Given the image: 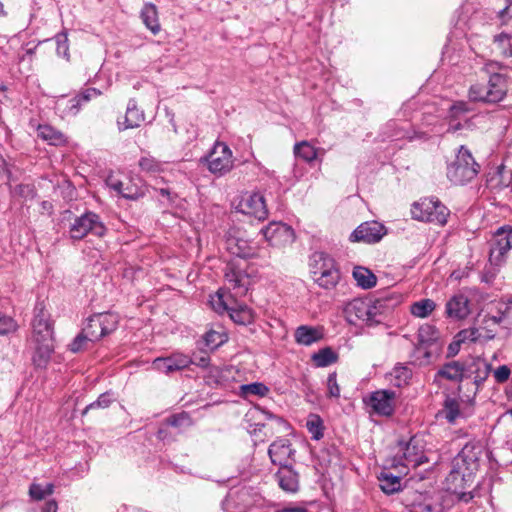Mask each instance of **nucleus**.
Returning a JSON list of instances; mask_svg holds the SVG:
<instances>
[{
    "mask_svg": "<svg viewBox=\"0 0 512 512\" xmlns=\"http://www.w3.org/2000/svg\"><path fill=\"white\" fill-rule=\"evenodd\" d=\"M33 364L45 368L54 352V327L50 314L43 303H37L32 320Z\"/></svg>",
    "mask_w": 512,
    "mask_h": 512,
    "instance_id": "obj_1",
    "label": "nucleus"
},
{
    "mask_svg": "<svg viewBox=\"0 0 512 512\" xmlns=\"http://www.w3.org/2000/svg\"><path fill=\"white\" fill-rule=\"evenodd\" d=\"M479 454V447H475L472 444H466L458 454V459H461L463 463L471 466L469 467L470 469H473L477 466Z\"/></svg>",
    "mask_w": 512,
    "mask_h": 512,
    "instance_id": "obj_36",
    "label": "nucleus"
},
{
    "mask_svg": "<svg viewBox=\"0 0 512 512\" xmlns=\"http://www.w3.org/2000/svg\"><path fill=\"white\" fill-rule=\"evenodd\" d=\"M229 316L233 322L240 325H249L254 321V312L247 305L237 304L230 307Z\"/></svg>",
    "mask_w": 512,
    "mask_h": 512,
    "instance_id": "obj_28",
    "label": "nucleus"
},
{
    "mask_svg": "<svg viewBox=\"0 0 512 512\" xmlns=\"http://www.w3.org/2000/svg\"><path fill=\"white\" fill-rule=\"evenodd\" d=\"M228 250L231 254L242 258H253L257 254V249L247 240L240 238H229L227 240Z\"/></svg>",
    "mask_w": 512,
    "mask_h": 512,
    "instance_id": "obj_25",
    "label": "nucleus"
},
{
    "mask_svg": "<svg viewBox=\"0 0 512 512\" xmlns=\"http://www.w3.org/2000/svg\"><path fill=\"white\" fill-rule=\"evenodd\" d=\"M296 343L304 346H310L323 338L321 328L301 325L296 328L294 333Z\"/></svg>",
    "mask_w": 512,
    "mask_h": 512,
    "instance_id": "obj_24",
    "label": "nucleus"
},
{
    "mask_svg": "<svg viewBox=\"0 0 512 512\" xmlns=\"http://www.w3.org/2000/svg\"><path fill=\"white\" fill-rule=\"evenodd\" d=\"M512 248V226L500 227L494 236V242L490 248L489 260L492 264L500 265L504 256Z\"/></svg>",
    "mask_w": 512,
    "mask_h": 512,
    "instance_id": "obj_11",
    "label": "nucleus"
},
{
    "mask_svg": "<svg viewBox=\"0 0 512 512\" xmlns=\"http://www.w3.org/2000/svg\"><path fill=\"white\" fill-rule=\"evenodd\" d=\"M241 390L244 395H257V396H266L269 392V388L263 383L255 382L251 384H246L241 387Z\"/></svg>",
    "mask_w": 512,
    "mask_h": 512,
    "instance_id": "obj_45",
    "label": "nucleus"
},
{
    "mask_svg": "<svg viewBox=\"0 0 512 512\" xmlns=\"http://www.w3.org/2000/svg\"><path fill=\"white\" fill-rule=\"evenodd\" d=\"M89 341V338L82 331L79 335H77L74 340L69 344V350L73 353H77L82 351L85 348L86 343Z\"/></svg>",
    "mask_w": 512,
    "mask_h": 512,
    "instance_id": "obj_51",
    "label": "nucleus"
},
{
    "mask_svg": "<svg viewBox=\"0 0 512 512\" xmlns=\"http://www.w3.org/2000/svg\"><path fill=\"white\" fill-rule=\"evenodd\" d=\"M511 375V370L507 365H501L494 371V378L497 383L506 382Z\"/></svg>",
    "mask_w": 512,
    "mask_h": 512,
    "instance_id": "obj_53",
    "label": "nucleus"
},
{
    "mask_svg": "<svg viewBox=\"0 0 512 512\" xmlns=\"http://www.w3.org/2000/svg\"><path fill=\"white\" fill-rule=\"evenodd\" d=\"M55 41H56L57 55L62 56L65 59L69 60L70 54H69V44H68L67 32L65 30H63L62 32L56 34Z\"/></svg>",
    "mask_w": 512,
    "mask_h": 512,
    "instance_id": "obj_43",
    "label": "nucleus"
},
{
    "mask_svg": "<svg viewBox=\"0 0 512 512\" xmlns=\"http://www.w3.org/2000/svg\"><path fill=\"white\" fill-rule=\"evenodd\" d=\"M224 277L228 288L234 291L235 296L246 295L250 286V277L238 262L227 263L224 269Z\"/></svg>",
    "mask_w": 512,
    "mask_h": 512,
    "instance_id": "obj_10",
    "label": "nucleus"
},
{
    "mask_svg": "<svg viewBox=\"0 0 512 512\" xmlns=\"http://www.w3.org/2000/svg\"><path fill=\"white\" fill-rule=\"evenodd\" d=\"M144 121V111L138 107L135 99H130L127 104L124 118L123 120L119 119L117 121V126L119 131H124L127 129L138 128Z\"/></svg>",
    "mask_w": 512,
    "mask_h": 512,
    "instance_id": "obj_19",
    "label": "nucleus"
},
{
    "mask_svg": "<svg viewBox=\"0 0 512 512\" xmlns=\"http://www.w3.org/2000/svg\"><path fill=\"white\" fill-rule=\"evenodd\" d=\"M275 512H308L306 508L301 506H287L282 509H279Z\"/></svg>",
    "mask_w": 512,
    "mask_h": 512,
    "instance_id": "obj_61",
    "label": "nucleus"
},
{
    "mask_svg": "<svg viewBox=\"0 0 512 512\" xmlns=\"http://www.w3.org/2000/svg\"><path fill=\"white\" fill-rule=\"evenodd\" d=\"M141 19L145 26L156 35L161 27L158 19V11L154 4L146 3L140 13Z\"/></svg>",
    "mask_w": 512,
    "mask_h": 512,
    "instance_id": "obj_27",
    "label": "nucleus"
},
{
    "mask_svg": "<svg viewBox=\"0 0 512 512\" xmlns=\"http://www.w3.org/2000/svg\"><path fill=\"white\" fill-rule=\"evenodd\" d=\"M327 389L328 396L339 398L340 397V387L337 383V374L336 372L330 373L327 378Z\"/></svg>",
    "mask_w": 512,
    "mask_h": 512,
    "instance_id": "obj_50",
    "label": "nucleus"
},
{
    "mask_svg": "<svg viewBox=\"0 0 512 512\" xmlns=\"http://www.w3.org/2000/svg\"><path fill=\"white\" fill-rule=\"evenodd\" d=\"M192 364V358L182 353H173L167 357H158L152 362L153 369L171 374L183 370Z\"/></svg>",
    "mask_w": 512,
    "mask_h": 512,
    "instance_id": "obj_17",
    "label": "nucleus"
},
{
    "mask_svg": "<svg viewBox=\"0 0 512 512\" xmlns=\"http://www.w3.org/2000/svg\"><path fill=\"white\" fill-rule=\"evenodd\" d=\"M435 308V302L426 298L414 302L410 307V312L415 317L426 318L434 311Z\"/></svg>",
    "mask_w": 512,
    "mask_h": 512,
    "instance_id": "obj_34",
    "label": "nucleus"
},
{
    "mask_svg": "<svg viewBox=\"0 0 512 512\" xmlns=\"http://www.w3.org/2000/svg\"><path fill=\"white\" fill-rule=\"evenodd\" d=\"M210 363V357L206 354L204 355H201L200 357H195L194 359H192V364H195L197 365L198 367H201V368H206L208 367Z\"/></svg>",
    "mask_w": 512,
    "mask_h": 512,
    "instance_id": "obj_59",
    "label": "nucleus"
},
{
    "mask_svg": "<svg viewBox=\"0 0 512 512\" xmlns=\"http://www.w3.org/2000/svg\"><path fill=\"white\" fill-rule=\"evenodd\" d=\"M462 343H464V342L460 341V339H458V336L456 335L454 337V341L451 342L448 346L447 357L450 358V357L456 356L460 351V347H461Z\"/></svg>",
    "mask_w": 512,
    "mask_h": 512,
    "instance_id": "obj_56",
    "label": "nucleus"
},
{
    "mask_svg": "<svg viewBox=\"0 0 512 512\" xmlns=\"http://www.w3.org/2000/svg\"><path fill=\"white\" fill-rule=\"evenodd\" d=\"M489 369H490V365H486V371H485V375L484 377H481V378H475L474 380V384L476 385V389L483 383V381L485 380V378L487 377L488 375V372H489Z\"/></svg>",
    "mask_w": 512,
    "mask_h": 512,
    "instance_id": "obj_64",
    "label": "nucleus"
},
{
    "mask_svg": "<svg viewBox=\"0 0 512 512\" xmlns=\"http://www.w3.org/2000/svg\"><path fill=\"white\" fill-rule=\"evenodd\" d=\"M395 397L392 390H378L370 394L367 405L378 415L390 416L394 412Z\"/></svg>",
    "mask_w": 512,
    "mask_h": 512,
    "instance_id": "obj_16",
    "label": "nucleus"
},
{
    "mask_svg": "<svg viewBox=\"0 0 512 512\" xmlns=\"http://www.w3.org/2000/svg\"><path fill=\"white\" fill-rule=\"evenodd\" d=\"M38 137L47 141L50 145H62L66 142L64 134L50 125L38 126Z\"/></svg>",
    "mask_w": 512,
    "mask_h": 512,
    "instance_id": "obj_30",
    "label": "nucleus"
},
{
    "mask_svg": "<svg viewBox=\"0 0 512 512\" xmlns=\"http://www.w3.org/2000/svg\"><path fill=\"white\" fill-rule=\"evenodd\" d=\"M411 214L414 219L419 221L445 225L449 216V210L437 198L430 197L413 203Z\"/></svg>",
    "mask_w": 512,
    "mask_h": 512,
    "instance_id": "obj_7",
    "label": "nucleus"
},
{
    "mask_svg": "<svg viewBox=\"0 0 512 512\" xmlns=\"http://www.w3.org/2000/svg\"><path fill=\"white\" fill-rule=\"evenodd\" d=\"M294 153L296 157L310 163L317 158L318 150L308 141H302L295 144Z\"/></svg>",
    "mask_w": 512,
    "mask_h": 512,
    "instance_id": "obj_33",
    "label": "nucleus"
},
{
    "mask_svg": "<svg viewBox=\"0 0 512 512\" xmlns=\"http://www.w3.org/2000/svg\"><path fill=\"white\" fill-rule=\"evenodd\" d=\"M312 360L317 367H326L336 362L337 354L330 347H326L314 353Z\"/></svg>",
    "mask_w": 512,
    "mask_h": 512,
    "instance_id": "obj_37",
    "label": "nucleus"
},
{
    "mask_svg": "<svg viewBox=\"0 0 512 512\" xmlns=\"http://www.w3.org/2000/svg\"><path fill=\"white\" fill-rule=\"evenodd\" d=\"M83 332L89 338V341H97L103 338V334L101 333V322H99L97 314H94L88 319V323L83 329Z\"/></svg>",
    "mask_w": 512,
    "mask_h": 512,
    "instance_id": "obj_40",
    "label": "nucleus"
},
{
    "mask_svg": "<svg viewBox=\"0 0 512 512\" xmlns=\"http://www.w3.org/2000/svg\"><path fill=\"white\" fill-rule=\"evenodd\" d=\"M456 335L458 336V339H460V341L463 342H476L481 336L479 333V329L475 327L463 329L459 331Z\"/></svg>",
    "mask_w": 512,
    "mask_h": 512,
    "instance_id": "obj_49",
    "label": "nucleus"
},
{
    "mask_svg": "<svg viewBox=\"0 0 512 512\" xmlns=\"http://www.w3.org/2000/svg\"><path fill=\"white\" fill-rule=\"evenodd\" d=\"M29 496L36 501L46 498L44 487L38 483H32L29 487Z\"/></svg>",
    "mask_w": 512,
    "mask_h": 512,
    "instance_id": "obj_52",
    "label": "nucleus"
},
{
    "mask_svg": "<svg viewBox=\"0 0 512 512\" xmlns=\"http://www.w3.org/2000/svg\"><path fill=\"white\" fill-rule=\"evenodd\" d=\"M57 510H58V505L55 500H50V501L46 502L42 509L43 512H57Z\"/></svg>",
    "mask_w": 512,
    "mask_h": 512,
    "instance_id": "obj_60",
    "label": "nucleus"
},
{
    "mask_svg": "<svg viewBox=\"0 0 512 512\" xmlns=\"http://www.w3.org/2000/svg\"><path fill=\"white\" fill-rule=\"evenodd\" d=\"M494 42L502 49L505 56L512 57V34L500 33L494 37Z\"/></svg>",
    "mask_w": 512,
    "mask_h": 512,
    "instance_id": "obj_44",
    "label": "nucleus"
},
{
    "mask_svg": "<svg viewBox=\"0 0 512 512\" xmlns=\"http://www.w3.org/2000/svg\"><path fill=\"white\" fill-rule=\"evenodd\" d=\"M468 367L462 361H450L442 365L436 376L449 381L462 382L467 377Z\"/></svg>",
    "mask_w": 512,
    "mask_h": 512,
    "instance_id": "obj_21",
    "label": "nucleus"
},
{
    "mask_svg": "<svg viewBox=\"0 0 512 512\" xmlns=\"http://www.w3.org/2000/svg\"><path fill=\"white\" fill-rule=\"evenodd\" d=\"M390 376L391 382L394 386L403 387L408 385L410 379L412 378V370L409 367L399 363L393 368Z\"/></svg>",
    "mask_w": 512,
    "mask_h": 512,
    "instance_id": "obj_32",
    "label": "nucleus"
},
{
    "mask_svg": "<svg viewBox=\"0 0 512 512\" xmlns=\"http://www.w3.org/2000/svg\"><path fill=\"white\" fill-rule=\"evenodd\" d=\"M460 478L461 480L464 479V476L460 474L459 471L452 470L447 478V481H456Z\"/></svg>",
    "mask_w": 512,
    "mask_h": 512,
    "instance_id": "obj_63",
    "label": "nucleus"
},
{
    "mask_svg": "<svg viewBox=\"0 0 512 512\" xmlns=\"http://www.w3.org/2000/svg\"><path fill=\"white\" fill-rule=\"evenodd\" d=\"M239 210L247 215H251L258 220H264L268 216L264 196L261 193H251L242 198L239 203Z\"/></svg>",
    "mask_w": 512,
    "mask_h": 512,
    "instance_id": "obj_18",
    "label": "nucleus"
},
{
    "mask_svg": "<svg viewBox=\"0 0 512 512\" xmlns=\"http://www.w3.org/2000/svg\"><path fill=\"white\" fill-rule=\"evenodd\" d=\"M313 280L324 289H333L339 283L341 274L335 260L324 252H315L310 262Z\"/></svg>",
    "mask_w": 512,
    "mask_h": 512,
    "instance_id": "obj_4",
    "label": "nucleus"
},
{
    "mask_svg": "<svg viewBox=\"0 0 512 512\" xmlns=\"http://www.w3.org/2000/svg\"><path fill=\"white\" fill-rule=\"evenodd\" d=\"M380 480V487L385 494H393L400 490L401 482L400 477L390 473H382Z\"/></svg>",
    "mask_w": 512,
    "mask_h": 512,
    "instance_id": "obj_38",
    "label": "nucleus"
},
{
    "mask_svg": "<svg viewBox=\"0 0 512 512\" xmlns=\"http://www.w3.org/2000/svg\"><path fill=\"white\" fill-rule=\"evenodd\" d=\"M399 444L402 446L405 466L417 468L424 463L422 451L415 444L414 438H411L407 443L400 442Z\"/></svg>",
    "mask_w": 512,
    "mask_h": 512,
    "instance_id": "obj_26",
    "label": "nucleus"
},
{
    "mask_svg": "<svg viewBox=\"0 0 512 512\" xmlns=\"http://www.w3.org/2000/svg\"><path fill=\"white\" fill-rule=\"evenodd\" d=\"M506 94L507 78L500 73L492 74L486 85L475 84L469 90L470 100L486 103H498L504 99Z\"/></svg>",
    "mask_w": 512,
    "mask_h": 512,
    "instance_id": "obj_6",
    "label": "nucleus"
},
{
    "mask_svg": "<svg viewBox=\"0 0 512 512\" xmlns=\"http://www.w3.org/2000/svg\"><path fill=\"white\" fill-rule=\"evenodd\" d=\"M280 488L288 493H295L299 489V476L292 465L280 467L275 474Z\"/></svg>",
    "mask_w": 512,
    "mask_h": 512,
    "instance_id": "obj_23",
    "label": "nucleus"
},
{
    "mask_svg": "<svg viewBox=\"0 0 512 512\" xmlns=\"http://www.w3.org/2000/svg\"><path fill=\"white\" fill-rule=\"evenodd\" d=\"M205 161L208 170L219 176L228 173L233 167L232 152L228 145L223 142L215 143Z\"/></svg>",
    "mask_w": 512,
    "mask_h": 512,
    "instance_id": "obj_9",
    "label": "nucleus"
},
{
    "mask_svg": "<svg viewBox=\"0 0 512 512\" xmlns=\"http://www.w3.org/2000/svg\"><path fill=\"white\" fill-rule=\"evenodd\" d=\"M387 233L386 227L377 221H367L360 224L350 235L351 242L374 244L379 242Z\"/></svg>",
    "mask_w": 512,
    "mask_h": 512,
    "instance_id": "obj_12",
    "label": "nucleus"
},
{
    "mask_svg": "<svg viewBox=\"0 0 512 512\" xmlns=\"http://www.w3.org/2000/svg\"><path fill=\"white\" fill-rule=\"evenodd\" d=\"M138 164L145 173L154 175L163 171V163L150 155L141 157Z\"/></svg>",
    "mask_w": 512,
    "mask_h": 512,
    "instance_id": "obj_39",
    "label": "nucleus"
},
{
    "mask_svg": "<svg viewBox=\"0 0 512 512\" xmlns=\"http://www.w3.org/2000/svg\"><path fill=\"white\" fill-rule=\"evenodd\" d=\"M101 95V91L96 88H87L80 92L75 97L66 101L63 108V113L66 115L75 116L79 113L83 104Z\"/></svg>",
    "mask_w": 512,
    "mask_h": 512,
    "instance_id": "obj_20",
    "label": "nucleus"
},
{
    "mask_svg": "<svg viewBox=\"0 0 512 512\" xmlns=\"http://www.w3.org/2000/svg\"><path fill=\"white\" fill-rule=\"evenodd\" d=\"M505 318L504 312H499V315L493 316H485L483 322L488 325L489 322H492L494 325H499Z\"/></svg>",
    "mask_w": 512,
    "mask_h": 512,
    "instance_id": "obj_58",
    "label": "nucleus"
},
{
    "mask_svg": "<svg viewBox=\"0 0 512 512\" xmlns=\"http://www.w3.org/2000/svg\"><path fill=\"white\" fill-rule=\"evenodd\" d=\"M453 492L458 495V499L460 501L465 503L470 502L477 495L475 490L469 492H458L456 489H454Z\"/></svg>",
    "mask_w": 512,
    "mask_h": 512,
    "instance_id": "obj_57",
    "label": "nucleus"
},
{
    "mask_svg": "<svg viewBox=\"0 0 512 512\" xmlns=\"http://www.w3.org/2000/svg\"><path fill=\"white\" fill-rule=\"evenodd\" d=\"M450 111L452 116L457 117L461 114L468 112L469 107L466 102L458 101L451 106Z\"/></svg>",
    "mask_w": 512,
    "mask_h": 512,
    "instance_id": "obj_55",
    "label": "nucleus"
},
{
    "mask_svg": "<svg viewBox=\"0 0 512 512\" xmlns=\"http://www.w3.org/2000/svg\"><path fill=\"white\" fill-rule=\"evenodd\" d=\"M390 310L388 299L379 298L370 301L356 298L346 305L344 313L350 324L357 325L362 322L367 326H374L382 323Z\"/></svg>",
    "mask_w": 512,
    "mask_h": 512,
    "instance_id": "obj_2",
    "label": "nucleus"
},
{
    "mask_svg": "<svg viewBox=\"0 0 512 512\" xmlns=\"http://www.w3.org/2000/svg\"><path fill=\"white\" fill-rule=\"evenodd\" d=\"M167 424L172 427H182L191 424V418L188 413L182 412L179 414L171 415L166 420Z\"/></svg>",
    "mask_w": 512,
    "mask_h": 512,
    "instance_id": "obj_48",
    "label": "nucleus"
},
{
    "mask_svg": "<svg viewBox=\"0 0 512 512\" xmlns=\"http://www.w3.org/2000/svg\"><path fill=\"white\" fill-rule=\"evenodd\" d=\"M97 317L99 322H101V333L103 337L116 330L119 323L117 314L111 312L98 313Z\"/></svg>",
    "mask_w": 512,
    "mask_h": 512,
    "instance_id": "obj_35",
    "label": "nucleus"
},
{
    "mask_svg": "<svg viewBox=\"0 0 512 512\" xmlns=\"http://www.w3.org/2000/svg\"><path fill=\"white\" fill-rule=\"evenodd\" d=\"M105 232V226L100 221V217L94 212H86L76 217L70 226V236L75 240L83 239L88 233L101 237Z\"/></svg>",
    "mask_w": 512,
    "mask_h": 512,
    "instance_id": "obj_8",
    "label": "nucleus"
},
{
    "mask_svg": "<svg viewBox=\"0 0 512 512\" xmlns=\"http://www.w3.org/2000/svg\"><path fill=\"white\" fill-rule=\"evenodd\" d=\"M205 345L209 349H216L225 342V336L216 331H208L204 336Z\"/></svg>",
    "mask_w": 512,
    "mask_h": 512,
    "instance_id": "obj_46",
    "label": "nucleus"
},
{
    "mask_svg": "<svg viewBox=\"0 0 512 512\" xmlns=\"http://www.w3.org/2000/svg\"><path fill=\"white\" fill-rule=\"evenodd\" d=\"M266 241L272 246H285L294 241V231L287 224L281 222H271L261 229Z\"/></svg>",
    "mask_w": 512,
    "mask_h": 512,
    "instance_id": "obj_14",
    "label": "nucleus"
},
{
    "mask_svg": "<svg viewBox=\"0 0 512 512\" xmlns=\"http://www.w3.org/2000/svg\"><path fill=\"white\" fill-rule=\"evenodd\" d=\"M470 313L469 300L463 294L452 296L446 303V314L457 320L466 318Z\"/></svg>",
    "mask_w": 512,
    "mask_h": 512,
    "instance_id": "obj_22",
    "label": "nucleus"
},
{
    "mask_svg": "<svg viewBox=\"0 0 512 512\" xmlns=\"http://www.w3.org/2000/svg\"><path fill=\"white\" fill-rule=\"evenodd\" d=\"M306 427L312 435V439L320 440L323 437V421L320 416L316 414L309 415Z\"/></svg>",
    "mask_w": 512,
    "mask_h": 512,
    "instance_id": "obj_41",
    "label": "nucleus"
},
{
    "mask_svg": "<svg viewBox=\"0 0 512 512\" xmlns=\"http://www.w3.org/2000/svg\"><path fill=\"white\" fill-rule=\"evenodd\" d=\"M508 5L498 12L500 18H505L507 15L510 17V7L512 6V0H506Z\"/></svg>",
    "mask_w": 512,
    "mask_h": 512,
    "instance_id": "obj_62",
    "label": "nucleus"
},
{
    "mask_svg": "<svg viewBox=\"0 0 512 512\" xmlns=\"http://www.w3.org/2000/svg\"><path fill=\"white\" fill-rule=\"evenodd\" d=\"M479 169L480 165L471 152L462 145L458 149L455 160L447 167V178L455 185H464L477 176Z\"/></svg>",
    "mask_w": 512,
    "mask_h": 512,
    "instance_id": "obj_5",
    "label": "nucleus"
},
{
    "mask_svg": "<svg viewBox=\"0 0 512 512\" xmlns=\"http://www.w3.org/2000/svg\"><path fill=\"white\" fill-rule=\"evenodd\" d=\"M439 331L430 324L422 325L418 330V345L415 347V362L420 366L430 364L442 350Z\"/></svg>",
    "mask_w": 512,
    "mask_h": 512,
    "instance_id": "obj_3",
    "label": "nucleus"
},
{
    "mask_svg": "<svg viewBox=\"0 0 512 512\" xmlns=\"http://www.w3.org/2000/svg\"><path fill=\"white\" fill-rule=\"evenodd\" d=\"M353 278L362 289H371L377 283L376 276L369 269L362 266L354 268Z\"/></svg>",
    "mask_w": 512,
    "mask_h": 512,
    "instance_id": "obj_31",
    "label": "nucleus"
},
{
    "mask_svg": "<svg viewBox=\"0 0 512 512\" xmlns=\"http://www.w3.org/2000/svg\"><path fill=\"white\" fill-rule=\"evenodd\" d=\"M440 414L448 423L454 424L458 418L462 417L459 400L451 396H446Z\"/></svg>",
    "mask_w": 512,
    "mask_h": 512,
    "instance_id": "obj_29",
    "label": "nucleus"
},
{
    "mask_svg": "<svg viewBox=\"0 0 512 512\" xmlns=\"http://www.w3.org/2000/svg\"><path fill=\"white\" fill-rule=\"evenodd\" d=\"M16 321L5 314H0V335H6L17 330Z\"/></svg>",
    "mask_w": 512,
    "mask_h": 512,
    "instance_id": "obj_47",
    "label": "nucleus"
},
{
    "mask_svg": "<svg viewBox=\"0 0 512 512\" xmlns=\"http://www.w3.org/2000/svg\"><path fill=\"white\" fill-rule=\"evenodd\" d=\"M211 305L213 309L218 313H222L224 311L229 312L230 309V307H228L227 304L224 302L223 297L220 293L217 294L216 299L213 298L211 300Z\"/></svg>",
    "mask_w": 512,
    "mask_h": 512,
    "instance_id": "obj_54",
    "label": "nucleus"
},
{
    "mask_svg": "<svg viewBox=\"0 0 512 512\" xmlns=\"http://www.w3.org/2000/svg\"><path fill=\"white\" fill-rule=\"evenodd\" d=\"M295 452L290 440L286 438H277L268 448L271 462L280 467L292 465L295 462Z\"/></svg>",
    "mask_w": 512,
    "mask_h": 512,
    "instance_id": "obj_13",
    "label": "nucleus"
},
{
    "mask_svg": "<svg viewBox=\"0 0 512 512\" xmlns=\"http://www.w3.org/2000/svg\"><path fill=\"white\" fill-rule=\"evenodd\" d=\"M113 401V394L111 392H104L97 398L96 401L86 406V408L82 412V415L87 414L89 410L108 408Z\"/></svg>",
    "mask_w": 512,
    "mask_h": 512,
    "instance_id": "obj_42",
    "label": "nucleus"
},
{
    "mask_svg": "<svg viewBox=\"0 0 512 512\" xmlns=\"http://www.w3.org/2000/svg\"><path fill=\"white\" fill-rule=\"evenodd\" d=\"M107 186L128 200H138L145 196L147 188L141 184L140 180L129 179L126 183L120 181L114 176L106 179Z\"/></svg>",
    "mask_w": 512,
    "mask_h": 512,
    "instance_id": "obj_15",
    "label": "nucleus"
}]
</instances>
